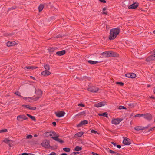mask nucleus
Here are the masks:
<instances>
[{
	"label": "nucleus",
	"mask_w": 155,
	"mask_h": 155,
	"mask_svg": "<svg viewBox=\"0 0 155 155\" xmlns=\"http://www.w3.org/2000/svg\"><path fill=\"white\" fill-rule=\"evenodd\" d=\"M37 97H33V99L35 101H36L41 97L42 94V92L40 90H38L36 91L35 92Z\"/></svg>",
	"instance_id": "3"
},
{
	"label": "nucleus",
	"mask_w": 155,
	"mask_h": 155,
	"mask_svg": "<svg viewBox=\"0 0 155 155\" xmlns=\"http://www.w3.org/2000/svg\"><path fill=\"white\" fill-rule=\"evenodd\" d=\"M106 9V8L105 7H104L103 9V11H105Z\"/></svg>",
	"instance_id": "62"
},
{
	"label": "nucleus",
	"mask_w": 155,
	"mask_h": 155,
	"mask_svg": "<svg viewBox=\"0 0 155 155\" xmlns=\"http://www.w3.org/2000/svg\"><path fill=\"white\" fill-rule=\"evenodd\" d=\"M143 116V114H137L135 115V117H140Z\"/></svg>",
	"instance_id": "38"
},
{
	"label": "nucleus",
	"mask_w": 155,
	"mask_h": 155,
	"mask_svg": "<svg viewBox=\"0 0 155 155\" xmlns=\"http://www.w3.org/2000/svg\"><path fill=\"white\" fill-rule=\"evenodd\" d=\"M103 14H104L107 15V11H103Z\"/></svg>",
	"instance_id": "49"
},
{
	"label": "nucleus",
	"mask_w": 155,
	"mask_h": 155,
	"mask_svg": "<svg viewBox=\"0 0 155 155\" xmlns=\"http://www.w3.org/2000/svg\"><path fill=\"white\" fill-rule=\"evenodd\" d=\"M26 115L28 116L30 118H31V117L32 116L31 115H30L29 114H27Z\"/></svg>",
	"instance_id": "54"
},
{
	"label": "nucleus",
	"mask_w": 155,
	"mask_h": 155,
	"mask_svg": "<svg viewBox=\"0 0 155 155\" xmlns=\"http://www.w3.org/2000/svg\"><path fill=\"white\" fill-rule=\"evenodd\" d=\"M50 137L53 139V137H56L57 134L54 132H50Z\"/></svg>",
	"instance_id": "23"
},
{
	"label": "nucleus",
	"mask_w": 155,
	"mask_h": 155,
	"mask_svg": "<svg viewBox=\"0 0 155 155\" xmlns=\"http://www.w3.org/2000/svg\"><path fill=\"white\" fill-rule=\"evenodd\" d=\"M15 8H16L15 6H13L11 8H9L8 9V11L14 9H15Z\"/></svg>",
	"instance_id": "39"
},
{
	"label": "nucleus",
	"mask_w": 155,
	"mask_h": 155,
	"mask_svg": "<svg viewBox=\"0 0 155 155\" xmlns=\"http://www.w3.org/2000/svg\"><path fill=\"white\" fill-rule=\"evenodd\" d=\"M64 151L69 152L70 151V149L69 148L65 147L63 149Z\"/></svg>",
	"instance_id": "32"
},
{
	"label": "nucleus",
	"mask_w": 155,
	"mask_h": 155,
	"mask_svg": "<svg viewBox=\"0 0 155 155\" xmlns=\"http://www.w3.org/2000/svg\"><path fill=\"white\" fill-rule=\"evenodd\" d=\"M26 115L28 116L30 118H31V117L32 116L31 115H30L29 114H27Z\"/></svg>",
	"instance_id": "52"
},
{
	"label": "nucleus",
	"mask_w": 155,
	"mask_h": 155,
	"mask_svg": "<svg viewBox=\"0 0 155 155\" xmlns=\"http://www.w3.org/2000/svg\"><path fill=\"white\" fill-rule=\"evenodd\" d=\"M50 132H46L44 134V136L47 137H50Z\"/></svg>",
	"instance_id": "34"
},
{
	"label": "nucleus",
	"mask_w": 155,
	"mask_h": 155,
	"mask_svg": "<svg viewBox=\"0 0 155 155\" xmlns=\"http://www.w3.org/2000/svg\"><path fill=\"white\" fill-rule=\"evenodd\" d=\"M15 94L16 95L20 97L21 98V97H22V96H21L20 94V93L18 91H16L15 93Z\"/></svg>",
	"instance_id": "33"
},
{
	"label": "nucleus",
	"mask_w": 155,
	"mask_h": 155,
	"mask_svg": "<svg viewBox=\"0 0 155 155\" xmlns=\"http://www.w3.org/2000/svg\"><path fill=\"white\" fill-rule=\"evenodd\" d=\"M126 77L129 78H133L136 77V75L134 73H129L126 74L125 75Z\"/></svg>",
	"instance_id": "13"
},
{
	"label": "nucleus",
	"mask_w": 155,
	"mask_h": 155,
	"mask_svg": "<svg viewBox=\"0 0 155 155\" xmlns=\"http://www.w3.org/2000/svg\"><path fill=\"white\" fill-rule=\"evenodd\" d=\"M99 1L103 3H105L106 2L105 0H99Z\"/></svg>",
	"instance_id": "44"
},
{
	"label": "nucleus",
	"mask_w": 155,
	"mask_h": 155,
	"mask_svg": "<svg viewBox=\"0 0 155 155\" xmlns=\"http://www.w3.org/2000/svg\"><path fill=\"white\" fill-rule=\"evenodd\" d=\"M30 78L34 80H35V78L32 76H30Z\"/></svg>",
	"instance_id": "59"
},
{
	"label": "nucleus",
	"mask_w": 155,
	"mask_h": 155,
	"mask_svg": "<svg viewBox=\"0 0 155 155\" xmlns=\"http://www.w3.org/2000/svg\"><path fill=\"white\" fill-rule=\"evenodd\" d=\"M52 124L54 126H56V123L55 122H53Z\"/></svg>",
	"instance_id": "47"
},
{
	"label": "nucleus",
	"mask_w": 155,
	"mask_h": 155,
	"mask_svg": "<svg viewBox=\"0 0 155 155\" xmlns=\"http://www.w3.org/2000/svg\"><path fill=\"white\" fill-rule=\"evenodd\" d=\"M129 106H133V104L132 103H130L128 104Z\"/></svg>",
	"instance_id": "58"
},
{
	"label": "nucleus",
	"mask_w": 155,
	"mask_h": 155,
	"mask_svg": "<svg viewBox=\"0 0 155 155\" xmlns=\"http://www.w3.org/2000/svg\"><path fill=\"white\" fill-rule=\"evenodd\" d=\"M32 137V135L31 134L28 135L26 137V138L27 139H31Z\"/></svg>",
	"instance_id": "37"
},
{
	"label": "nucleus",
	"mask_w": 155,
	"mask_h": 155,
	"mask_svg": "<svg viewBox=\"0 0 155 155\" xmlns=\"http://www.w3.org/2000/svg\"><path fill=\"white\" fill-rule=\"evenodd\" d=\"M106 102H105L102 101L94 104V106L97 107H99L104 106Z\"/></svg>",
	"instance_id": "10"
},
{
	"label": "nucleus",
	"mask_w": 155,
	"mask_h": 155,
	"mask_svg": "<svg viewBox=\"0 0 155 155\" xmlns=\"http://www.w3.org/2000/svg\"><path fill=\"white\" fill-rule=\"evenodd\" d=\"M16 42L14 41H9L7 43V45L8 47L12 46L15 45Z\"/></svg>",
	"instance_id": "21"
},
{
	"label": "nucleus",
	"mask_w": 155,
	"mask_h": 155,
	"mask_svg": "<svg viewBox=\"0 0 155 155\" xmlns=\"http://www.w3.org/2000/svg\"><path fill=\"white\" fill-rule=\"evenodd\" d=\"M51 74V73L48 70H45L41 72V75L44 76H48Z\"/></svg>",
	"instance_id": "19"
},
{
	"label": "nucleus",
	"mask_w": 155,
	"mask_h": 155,
	"mask_svg": "<svg viewBox=\"0 0 155 155\" xmlns=\"http://www.w3.org/2000/svg\"><path fill=\"white\" fill-rule=\"evenodd\" d=\"M42 146L45 148H48L50 147L49 141L45 140H43L41 143Z\"/></svg>",
	"instance_id": "7"
},
{
	"label": "nucleus",
	"mask_w": 155,
	"mask_h": 155,
	"mask_svg": "<svg viewBox=\"0 0 155 155\" xmlns=\"http://www.w3.org/2000/svg\"><path fill=\"white\" fill-rule=\"evenodd\" d=\"M37 68V67L35 66H26L25 67L24 69L25 70H26V69L33 70Z\"/></svg>",
	"instance_id": "24"
},
{
	"label": "nucleus",
	"mask_w": 155,
	"mask_h": 155,
	"mask_svg": "<svg viewBox=\"0 0 155 155\" xmlns=\"http://www.w3.org/2000/svg\"><path fill=\"white\" fill-rule=\"evenodd\" d=\"M23 107H25V108H28L30 110H36V107H31L28 105H23L22 106Z\"/></svg>",
	"instance_id": "17"
},
{
	"label": "nucleus",
	"mask_w": 155,
	"mask_h": 155,
	"mask_svg": "<svg viewBox=\"0 0 155 155\" xmlns=\"http://www.w3.org/2000/svg\"><path fill=\"white\" fill-rule=\"evenodd\" d=\"M100 54L101 55H105L107 57H117L118 56V54L113 51H105L101 53Z\"/></svg>",
	"instance_id": "2"
},
{
	"label": "nucleus",
	"mask_w": 155,
	"mask_h": 155,
	"mask_svg": "<svg viewBox=\"0 0 155 155\" xmlns=\"http://www.w3.org/2000/svg\"><path fill=\"white\" fill-rule=\"evenodd\" d=\"M81 114L82 115H85L86 114V112L85 111H84L82 112H81Z\"/></svg>",
	"instance_id": "43"
},
{
	"label": "nucleus",
	"mask_w": 155,
	"mask_h": 155,
	"mask_svg": "<svg viewBox=\"0 0 155 155\" xmlns=\"http://www.w3.org/2000/svg\"><path fill=\"white\" fill-rule=\"evenodd\" d=\"M111 143L113 144L114 146H117L116 143H115L114 142H112Z\"/></svg>",
	"instance_id": "51"
},
{
	"label": "nucleus",
	"mask_w": 155,
	"mask_h": 155,
	"mask_svg": "<svg viewBox=\"0 0 155 155\" xmlns=\"http://www.w3.org/2000/svg\"><path fill=\"white\" fill-rule=\"evenodd\" d=\"M31 119H32L33 121H35L36 120L35 118V117L34 116H32L31 118Z\"/></svg>",
	"instance_id": "46"
},
{
	"label": "nucleus",
	"mask_w": 155,
	"mask_h": 155,
	"mask_svg": "<svg viewBox=\"0 0 155 155\" xmlns=\"http://www.w3.org/2000/svg\"><path fill=\"white\" fill-rule=\"evenodd\" d=\"M116 147L117 148L119 149H120L121 148V146L120 145H117L116 146Z\"/></svg>",
	"instance_id": "48"
},
{
	"label": "nucleus",
	"mask_w": 155,
	"mask_h": 155,
	"mask_svg": "<svg viewBox=\"0 0 155 155\" xmlns=\"http://www.w3.org/2000/svg\"><path fill=\"white\" fill-rule=\"evenodd\" d=\"M117 84H119L120 86H123L124 85V83L121 82H117L116 83Z\"/></svg>",
	"instance_id": "40"
},
{
	"label": "nucleus",
	"mask_w": 155,
	"mask_h": 155,
	"mask_svg": "<svg viewBox=\"0 0 155 155\" xmlns=\"http://www.w3.org/2000/svg\"><path fill=\"white\" fill-rule=\"evenodd\" d=\"M60 155H67V154L66 153H64L61 154Z\"/></svg>",
	"instance_id": "63"
},
{
	"label": "nucleus",
	"mask_w": 155,
	"mask_h": 155,
	"mask_svg": "<svg viewBox=\"0 0 155 155\" xmlns=\"http://www.w3.org/2000/svg\"><path fill=\"white\" fill-rule=\"evenodd\" d=\"M28 119V117L24 114L18 115L17 117V119L19 121H21Z\"/></svg>",
	"instance_id": "4"
},
{
	"label": "nucleus",
	"mask_w": 155,
	"mask_h": 155,
	"mask_svg": "<svg viewBox=\"0 0 155 155\" xmlns=\"http://www.w3.org/2000/svg\"><path fill=\"white\" fill-rule=\"evenodd\" d=\"M147 127H143L141 126H137L134 127V129L136 131H138L143 130Z\"/></svg>",
	"instance_id": "16"
},
{
	"label": "nucleus",
	"mask_w": 155,
	"mask_h": 155,
	"mask_svg": "<svg viewBox=\"0 0 155 155\" xmlns=\"http://www.w3.org/2000/svg\"><path fill=\"white\" fill-rule=\"evenodd\" d=\"M29 153H23L22 154V155H29Z\"/></svg>",
	"instance_id": "50"
},
{
	"label": "nucleus",
	"mask_w": 155,
	"mask_h": 155,
	"mask_svg": "<svg viewBox=\"0 0 155 155\" xmlns=\"http://www.w3.org/2000/svg\"><path fill=\"white\" fill-rule=\"evenodd\" d=\"M3 141L6 143L8 144L10 147L11 146L12 142V140L8 138H5Z\"/></svg>",
	"instance_id": "11"
},
{
	"label": "nucleus",
	"mask_w": 155,
	"mask_h": 155,
	"mask_svg": "<svg viewBox=\"0 0 155 155\" xmlns=\"http://www.w3.org/2000/svg\"><path fill=\"white\" fill-rule=\"evenodd\" d=\"M116 154L117 155H120V153H119L116 152V153H115V154Z\"/></svg>",
	"instance_id": "61"
},
{
	"label": "nucleus",
	"mask_w": 155,
	"mask_h": 155,
	"mask_svg": "<svg viewBox=\"0 0 155 155\" xmlns=\"http://www.w3.org/2000/svg\"><path fill=\"white\" fill-rule=\"evenodd\" d=\"M138 6V5L137 3H133L128 7V8L129 9H136Z\"/></svg>",
	"instance_id": "14"
},
{
	"label": "nucleus",
	"mask_w": 155,
	"mask_h": 155,
	"mask_svg": "<svg viewBox=\"0 0 155 155\" xmlns=\"http://www.w3.org/2000/svg\"><path fill=\"white\" fill-rule=\"evenodd\" d=\"M120 29L118 28H113L110 30L109 37L110 40H113L115 39L119 34Z\"/></svg>",
	"instance_id": "1"
},
{
	"label": "nucleus",
	"mask_w": 155,
	"mask_h": 155,
	"mask_svg": "<svg viewBox=\"0 0 155 155\" xmlns=\"http://www.w3.org/2000/svg\"><path fill=\"white\" fill-rule=\"evenodd\" d=\"M123 119L122 118H115L112 120L111 123L113 124L117 125L122 121Z\"/></svg>",
	"instance_id": "5"
},
{
	"label": "nucleus",
	"mask_w": 155,
	"mask_h": 155,
	"mask_svg": "<svg viewBox=\"0 0 155 155\" xmlns=\"http://www.w3.org/2000/svg\"><path fill=\"white\" fill-rule=\"evenodd\" d=\"M109 151L110 153L111 154H115V153H116V152L113 151L111 150H109Z\"/></svg>",
	"instance_id": "42"
},
{
	"label": "nucleus",
	"mask_w": 155,
	"mask_h": 155,
	"mask_svg": "<svg viewBox=\"0 0 155 155\" xmlns=\"http://www.w3.org/2000/svg\"><path fill=\"white\" fill-rule=\"evenodd\" d=\"M143 116H144V118L145 119L148 120H150L152 118L151 115L150 114H143Z\"/></svg>",
	"instance_id": "15"
},
{
	"label": "nucleus",
	"mask_w": 155,
	"mask_h": 155,
	"mask_svg": "<svg viewBox=\"0 0 155 155\" xmlns=\"http://www.w3.org/2000/svg\"><path fill=\"white\" fill-rule=\"evenodd\" d=\"M65 51L64 50H63L61 51H58L56 52V54L59 56H61L65 53Z\"/></svg>",
	"instance_id": "20"
},
{
	"label": "nucleus",
	"mask_w": 155,
	"mask_h": 155,
	"mask_svg": "<svg viewBox=\"0 0 155 155\" xmlns=\"http://www.w3.org/2000/svg\"><path fill=\"white\" fill-rule=\"evenodd\" d=\"M8 131V130L7 129H2L0 130V133L7 132Z\"/></svg>",
	"instance_id": "36"
},
{
	"label": "nucleus",
	"mask_w": 155,
	"mask_h": 155,
	"mask_svg": "<svg viewBox=\"0 0 155 155\" xmlns=\"http://www.w3.org/2000/svg\"><path fill=\"white\" fill-rule=\"evenodd\" d=\"M14 34L13 33H9L8 34V35L9 36H11L12 35H13Z\"/></svg>",
	"instance_id": "57"
},
{
	"label": "nucleus",
	"mask_w": 155,
	"mask_h": 155,
	"mask_svg": "<svg viewBox=\"0 0 155 155\" xmlns=\"http://www.w3.org/2000/svg\"><path fill=\"white\" fill-rule=\"evenodd\" d=\"M44 8V5L42 4H40L38 6V8L39 12L41 11Z\"/></svg>",
	"instance_id": "30"
},
{
	"label": "nucleus",
	"mask_w": 155,
	"mask_h": 155,
	"mask_svg": "<svg viewBox=\"0 0 155 155\" xmlns=\"http://www.w3.org/2000/svg\"><path fill=\"white\" fill-rule=\"evenodd\" d=\"M43 66L45 70L49 71L50 70V66L48 64L43 65Z\"/></svg>",
	"instance_id": "27"
},
{
	"label": "nucleus",
	"mask_w": 155,
	"mask_h": 155,
	"mask_svg": "<svg viewBox=\"0 0 155 155\" xmlns=\"http://www.w3.org/2000/svg\"><path fill=\"white\" fill-rule=\"evenodd\" d=\"M87 90L91 92L96 93L98 91L99 89L95 86H93L88 87Z\"/></svg>",
	"instance_id": "6"
},
{
	"label": "nucleus",
	"mask_w": 155,
	"mask_h": 155,
	"mask_svg": "<svg viewBox=\"0 0 155 155\" xmlns=\"http://www.w3.org/2000/svg\"><path fill=\"white\" fill-rule=\"evenodd\" d=\"M153 55V59L154 60H155V54H154Z\"/></svg>",
	"instance_id": "64"
},
{
	"label": "nucleus",
	"mask_w": 155,
	"mask_h": 155,
	"mask_svg": "<svg viewBox=\"0 0 155 155\" xmlns=\"http://www.w3.org/2000/svg\"><path fill=\"white\" fill-rule=\"evenodd\" d=\"M55 114L57 117H60L64 116L65 113L63 111H60L58 112H56Z\"/></svg>",
	"instance_id": "12"
},
{
	"label": "nucleus",
	"mask_w": 155,
	"mask_h": 155,
	"mask_svg": "<svg viewBox=\"0 0 155 155\" xmlns=\"http://www.w3.org/2000/svg\"><path fill=\"white\" fill-rule=\"evenodd\" d=\"M100 116H103L107 118H108V115L107 112H104L102 113L100 115Z\"/></svg>",
	"instance_id": "31"
},
{
	"label": "nucleus",
	"mask_w": 155,
	"mask_h": 155,
	"mask_svg": "<svg viewBox=\"0 0 155 155\" xmlns=\"http://www.w3.org/2000/svg\"><path fill=\"white\" fill-rule=\"evenodd\" d=\"M26 115L28 116L30 118H31V117L32 116L31 115H30L29 114H27Z\"/></svg>",
	"instance_id": "53"
},
{
	"label": "nucleus",
	"mask_w": 155,
	"mask_h": 155,
	"mask_svg": "<svg viewBox=\"0 0 155 155\" xmlns=\"http://www.w3.org/2000/svg\"><path fill=\"white\" fill-rule=\"evenodd\" d=\"M58 137L59 136L57 134V136L55 137H53V139L56 141H57L59 142L60 143H63L64 142V141L62 140H61L59 139L58 138Z\"/></svg>",
	"instance_id": "18"
},
{
	"label": "nucleus",
	"mask_w": 155,
	"mask_h": 155,
	"mask_svg": "<svg viewBox=\"0 0 155 155\" xmlns=\"http://www.w3.org/2000/svg\"><path fill=\"white\" fill-rule=\"evenodd\" d=\"M82 149V147H80L78 146H76L75 149L74 150L76 151H79L81 150Z\"/></svg>",
	"instance_id": "29"
},
{
	"label": "nucleus",
	"mask_w": 155,
	"mask_h": 155,
	"mask_svg": "<svg viewBox=\"0 0 155 155\" xmlns=\"http://www.w3.org/2000/svg\"><path fill=\"white\" fill-rule=\"evenodd\" d=\"M88 62L90 64H94L97 63H100V61H94L92 60H88Z\"/></svg>",
	"instance_id": "25"
},
{
	"label": "nucleus",
	"mask_w": 155,
	"mask_h": 155,
	"mask_svg": "<svg viewBox=\"0 0 155 155\" xmlns=\"http://www.w3.org/2000/svg\"><path fill=\"white\" fill-rule=\"evenodd\" d=\"M74 154H77L79 153V152H74Z\"/></svg>",
	"instance_id": "60"
},
{
	"label": "nucleus",
	"mask_w": 155,
	"mask_h": 155,
	"mask_svg": "<svg viewBox=\"0 0 155 155\" xmlns=\"http://www.w3.org/2000/svg\"><path fill=\"white\" fill-rule=\"evenodd\" d=\"M78 106H81V107H84V105L82 103H80V104H79L78 105Z\"/></svg>",
	"instance_id": "45"
},
{
	"label": "nucleus",
	"mask_w": 155,
	"mask_h": 155,
	"mask_svg": "<svg viewBox=\"0 0 155 155\" xmlns=\"http://www.w3.org/2000/svg\"><path fill=\"white\" fill-rule=\"evenodd\" d=\"M154 127H152V128H151V129H149V131H152V130H153V129H154Z\"/></svg>",
	"instance_id": "56"
},
{
	"label": "nucleus",
	"mask_w": 155,
	"mask_h": 155,
	"mask_svg": "<svg viewBox=\"0 0 155 155\" xmlns=\"http://www.w3.org/2000/svg\"><path fill=\"white\" fill-rule=\"evenodd\" d=\"M21 98H22L23 99L25 100H27L28 101H30L31 100H33V97H23L22 96V97H21Z\"/></svg>",
	"instance_id": "26"
},
{
	"label": "nucleus",
	"mask_w": 155,
	"mask_h": 155,
	"mask_svg": "<svg viewBox=\"0 0 155 155\" xmlns=\"http://www.w3.org/2000/svg\"><path fill=\"white\" fill-rule=\"evenodd\" d=\"M91 132L92 133H94V134H96V133H97L98 134V133H97V132L95 130H91Z\"/></svg>",
	"instance_id": "41"
},
{
	"label": "nucleus",
	"mask_w": 155,
	"mask_h": 155,
	"mask_svg": "<svg viewBox=\"0 0 155 155\" xmlns=\"http://www.w3.org/2000/svg\"><path fill=\"white\" fill-rule=\"evenodd\" d=\"M130 140L128 138H126L124 139L123 141V143L125 145H129L131 143Z\"/></svg>",
	"instance_id": "8"
},
{
	"label": "nucleus",
	"mask_w": 155,
	"mask_h": 155,
	"mask_svg": "<svg viewBox=\"0 0 155 155\" xmlns=\"http://www.w3.org/2000/svg\"><path fill=\"white\" fill-rule=\"evenodd\" d=\"M88 123V121L86 120H84L82 121L78 124H77V127H79L83 126L87 124Z\"/></svg>",
	"instance_id": "9"
},
{
	"label": "nucleus",
	"mask_w": 155,
	"mask_h": 155,
	"mask_svg": "<svg viewBox=\"0 0 155 155\" xmlns=\"http://www.w3.org/2000/svg\"><path fill=\"white\" fill-rule=\"evenodd\" d=\"M153 60H154V59H153V55L150 56L146 59V61L148 62L150 61Z\"/></svg>",
	"instance_id": "22"
},
{
	"label": "nucleus",
	"mask_w": 155,
	"mask_h": 155,
	"mask_svg": "<svg viewBox=\"0 0 155 155\" xmlns=\"http://www.w3.org/2000/svg\"><path fill=\"white\" fill-rule=\"evenodd\" d=\"M26 115L28 116L30 118H31V117L32 116L31 115H30L29 114H27Z\"/></svg>",
	"instance_id": "55"
},
{
	"label": "nucleus",
	"mask_w": 155,
	"mask_h": 155,
	"mask_svg": "<svg viewBox=\"0 0 155 155\" xmlns=\"http://www.w3.org/2000/svg\"><path fill=\"white\" fill-rule=\"evenodd\" d=\"M118 109L120 110H121V109H126V108L125 107L122 106H120L119 107Z\"/></svg>",
	"instance_id": "35"
},
{
	"label": "nucleus",
	"mask_w": 155,
	"mask_h": 155,
	"mask_svg": "<svg viewBox=\"0 0 155 155\" xmlns=\"http://www.w3.org/2000/svg\"><path fill=\"white\" fill-rule=\"evenodd\" d=\"M83 132L81 131L76 134L75 136L78 137H80L83 135Z\"/></svg>",
	"instance_id": "28"
}]
</instances>
